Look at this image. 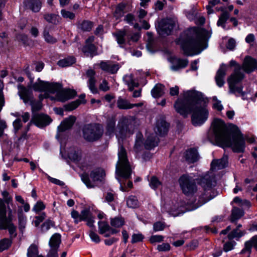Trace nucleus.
Segmentation results:
<instances>
[{
	"instance_id": "obj_1",
	"label": "nucleus",
	"mask_w": 257,
	"mask_h": 257,
	"mask_svg": "<svg viewBox=\"0 0 257 257\" xmlns=\"http://www.w3.org/2000/svg\"><path fill=\"white\" fill-rule=\"evenodd\" d=\"M183 96V99H178L174 104L176 111L184 116L192 112L193 125L196 126L202 125L209 115L207 100L203 94L198 91L190 90L184 91Z\"/></svg>"
},
{
	"instance_id": "obj_2",
	"label": "nucleus",
	"mask_w": 257,
	"mask_h": 257,
	"mask_svg": "<svg viewBox=\"0 0 257 257\" xmlns=\"http://www.w3.org/2000/svg\"><path fill=\"white\" fill-rule=\"evenodd\" d=\"M212 127L214 140L218 146L222 148L231 147L234 152H243L245 140L237 127L230 132L223 121L216 118L214 119Z\"/></svg>"
},
{
	"instance_id": "obj_3",
	"label": "nucleus",
	"mask_w": 257,
	"mask_h": 257,
	"mask_svg": "<svg viewBox=\"0 0 257 257\" xmlns=\"http://www.w3.org/2000/svg\"><path fill=\"white\" fill-rule=\"evenodd\" d=\"M211 31L197 27L186 30L177 41L184 53L188 56L200 54L207 47V41L211 37Z\"/></svg>"
},
{
	"instance_id": "obj_4",
	"label": "nucleus",
	"mask_w": 257,
	"mask_h": 257,
	"mask_svg": "<svg viewBox=\"0 0 257 257\" xmlns=\"http://www.w3.org/2000/svg\"><path fill=\"white\" fill-rule=\"evenodd\" d=\"M32 88L36 91L46 92L43 98L48 97L47 93H56L55 97H51V99L61 102H65L73 98L76 95V92L74 90L62 89V85L59 83H50L42 81L40 78L32 85Z\"/></svg>"
},
{
	"instance_id": "obj_5",
	"label": "nucleus",
	"mask_w": 257,
	"mask_h": 257,
	"mask_svg": "<svg viewBox=\"0 0 257 257\" xmlns=\"http://www.w3.org/2000/svg\"><path fill=\"white\" fill-rule=\"evenodd\" d=\"M230 66H235L234 72L228 78L229 91L230 93H240L242 90L240 87L236 86V84L240 82L244 77V74L241 72L242 69L244 72L249 73L255 69L257 70V61L250 56H246L244 60L242 68L239 65H237L236 61L231 60Z\"/></svg>"
},
{
	"instance_id": "obj_6",
	"label": "nucleus",
	"mask_w": 257,
	"mask_h": 257,
	"mask_svg": "<svg viewBox=\"0 0 257 257\" xmlns=\"http://www.w3.org/2000/svg\"><path fill=\"white\" fill-rule=\"evenodd\" d=\"M118 161L115 167L116 178L120 183V189L125 191L119 177L125 179H129L132 174V169L128 160L125 149L121 145L118 150Z\"/></svg>"
},
{
	"instance_id": "obj_7",
	"label": "nucleus",
	"mask_w": 257,
	"mask_h": 257,
	"mask_svg": "<svg viewBox=\"0 0 257 257\" xmlns=\"http://www.w3.org/2000/svg\"><path fill=\"white\" fill-rule=\"evenodd\" d=\"M9 199L4 200L0 198V230L8 229L11 236H16V226L12 222L13 219L12 210L9 209L8 216H7V209L6 203L8 204Z\"/></svg>"
},
{
	"instance_id": "obj_8",
	"label": "nucleus",
	"mask_w": 257,
	"mask_h": 257,
	"mask_svg": "<svg viewBox=\"0 0 257 257\" xmlns=\"http://www.w3.org/2000/svg\"><path fill=\"white\" fill-rule=\"evenodd\" d=\"M136 118L134 116H122L117 124L116 136L118 138L120 143V138H122L127 134H133L136 126Z\"/></svg>"
},
{
	"instance_id": "obj_9",
	"label": "nucleus",
	"mask_w": 257,
	"mask_h": 257,
	"mask_svg": "<svg viewBox=\"0 0 257 257\" xmlns=\"http://www.w3.org/2000/svg\"><path fill=\"white\" fill-rule=\"evenodd\" d=\"M52 121L50 117L45 114L34 113L32 115V119L29 123H28L27 126L25 128V131L23 132L21 136L19 138V140H25L27 139V133L30 130V127L32 123L40 128H42L49 125Z\"/></svg>"
},
{
	"instance_id": "obj_10",
	"label": "nucleus",
	"mask_w": 257,
	"mask_h": 257,
	"mask_svg": "<svg viewBox=\"0 0 257 257\" xmlns=\"http://www.w3.org/2000/svg\"><path fill=\"white\" fill-rule=\"evenodd\" d=\"M83 137L88 142L98 140L103 134V129L98 124H87L83 128Z\"/></svg>"
},
{
	"instance_id": "obj_11",
	"label": "nucleus",
	"mask_w": 257,
	"mask_h": 257,
	"mask_svg": "<svg viewBox=\"0 0 257 257\" xmlns=\"http://www.w3.org/2000/svg\"><path fill=\"white\" fill-rule=\"evenodd\" d=\"M178 27V22L175 18L164 19L156 24L157 31L162 36L170 35L172 31Z\"/></svg>"
},
{
	"instance_id": "obj_12",
	"label": "nucleus",
	"mask_w": 257,
	"mask_h": 257,
	"mask_svg": "<svg viewBox=\"0 0 257 257\" xmlns=\"http://www.w3.org/2000/svg\"><path fill=\"white\" fill-rule=\"evenodd\" d=\"M179 183L183 192L187 196L193 195L197 190L195 179L188 175L181 176Z\"/></svg>"
},
{
	"instance_id": "obj_13",
	"label": "nucleus",
	"mask_w": 257,
	"mask_h": 257,
	"mask_svg": "<svg viewBox=\"0 0 257 257\" xmlns=\"http://www.w3.org/2000/svg\"><path fill=\"white\" fill-rule=\"evenodd\" d=\"M104 175V171L101 169L98 168L94 170L90 173L92 182L90 181L88 176L85 173L81 175V179L88 188H91L95 187V182L101 181Z\"/></svg>"
},
{
	"instance_id": "obj_14",
	"label": "nucleus",
	"mask_w": 257,
	"mask_h": 257,
	"mask_svg": "<svg viewBox=\"0 0 257 257\" xmlns=\"http://www.w3.org/2000/svg\"><path fill=\"white\" fill-rule=\"evenodd\" d=\"M67 156L72 162L75 163L83 171H86L85 166L82 162V151L77 147H70L67 151Z\"/></svg>"
},
{
	"instance_id": "obj_15",
	"label": "nucleus",
	"mask_w": 257,
	"mask_h": 257,
	"mask_svg": "<svg viewBox=\"0 0 257 257\" xmlns=\"http://www.w3.org/2000/svg\"><path fill=\"white\" fill-rule=\"evenodd\" d=\"M199 183L205 191L211 190L216 185L214 174L210 172L201 177Z\"/></svg>"
},
{
	"instance_id": "obj_16",
	"label": "nucleus",
	"mask_w": 257,
	"mask_h": 257,
	"mask_svg": "<svg viewBox=\"0 0 257 257\" xmlns=\"http://www.w3.org/2000/svg\"><path fill=\"white\" fill-rule=\"evenodd\" d=\"M76 120V117L74 116H70L67 118H66L58 126V133L56 136L57 139L60 136V133L63 132L69 128H70Z\"/></svg>"
},
{
	"instance_id": "obj_17",
	"label": "nucleus",
	"mask_w": 257,
	"mask_h": 257,
	"mask_svg": "<svg viewBox=\"0 0 257 257\" xmlns=\"http://www.w3.org/2000/svg\"><path fill=\"white\" fill-rule=\"evenodd\" d=\"M99 66L102 70L111 74L116 73L120 67L118 63H114L110 61H101Z\"/></svg>"
},
{
	"instance_id": "obj_18",
	"label": "nucleus",
	"mask_w": 257,
	"mask_h": 257,
	"mask_svg": "<svg viewBox=\"0 0 257 257\" xmlns=\"http://www.w3.org/2000/svg\"><path fill=\"white\" fill-rule=\"evenodd\" d=\"M169 124L163 119L158 120L154 131L156 134L163 136L167 134L168 131Z\"/></svg>"
},
{
	"instance_id": "obj_19",
	"label": "nucleus",
	"mask_w": 257,
	"mask_h": 257,
	"mask_svg": "<svg viewBox=\"0 0 257 257\" xmlns=\"http://www.w3.org/2000/svg\"><path fill=\"white\" fill-rule=\"evenodd\" d=\"M227 66L222 64L220 65L215 76L216 84L219 87H222L224 84V77L227 71Z\"/></svg>"
},
{
	"instance_id": "obj_20",
	"label": "nucleus",
	"mask_w": 257,
	"mask_h": 257,
	"mask_svg": "<svg viewBox=\"0 0 257 257\" xmlns=\"http://www.w3.org/2000/svg\"><path fill=\"white\" fill-rule=\"evenodd\" d=\"M114 37L115 38L117 44L121 48H125L126 43L125 40V37L127 35V31L124 28L122 30H117L116 32L112 34Z\"/></svg>"
},
{
	"instance_id": "obj_21",
	"label": "nucleus",
	"mask_w": 257,
	"mask_h": 257,
	"mask_svg": "<svg viewBox=\"0 0 257 257\" xmlns=\"http://www.w3.org/2000/svg\"><path fill=\"white\" fill-rule=\"evenodd\" d=\"M228 164V156L224 155L221 159L213 160L211 164V170H220L225 168Z\"/></svg>"
},
{
	"instance_id": "obj_22",
	"label": "nucleus",
	"mask_w": 257,
	"mask_h": 257,
	"mask_svg": "<svg viewBox=\"0 0 257 257\" xmlns=\"http://www.w3.org/2000/svg\"><path fill=\"white\" fill-rule=\"evenodd\" d=\"M171 63V70L176 71L186 67L188 64V61L186 59L174 58L172 59Z\"/></svg>"
},
{
	"instance_id": "obj_23",
	"label": "nucleus",
	"mask_w": 257,
	"mask_h": 257,
	"mask_svg": "<svg viewBox=\"0 0 257 257\" xmlns=\"http://www.w3.org/2000/svg\"><path fill=\"white\" fill-rule=\"evenodd\" d=\"M252 246H253L257 250V235L253 236L249 240L245 242L244 247L241 250L240 253H246L248 255H249L251 251Z\"/></svg>"
},
{
	"instance_id": "obj_24",
	"label": "nucleus",
	"mask_w": 257,
	"mask_h": 257,
	"mask_svg": "<svg viewBox=\"0 0 257 257\" xmlns=\"http://www.w3.org/2000/svg\"><path fill=\"white\" fill-rule=\"evenodd\" d=\"M18 89L19 90L18 94L25 103H28L31 101L32 94L28 89L21 85L18 86Z\"/></svg>"
},
{
	"instance_id": "obj_25",
	"label": "nucleus",
	"mask_w": 257,
	"mask_h": 257,
	"mask_svg": "<svg viewBox=\"0 0 257 257\" xmlns=\"http://www.w3.org/2000/svg\"><path fill=\"white\" fill-rule=\"evenodd\" d=\"M184 157L186 161L190 163H194L199 159L197 150L194 148L187 150L185 153Z\"/></svg>"
},
{
	"instance_id": "obj_26",
	"label": "nucleus",
	"mask_w": 257,
	"mask_h": 257,
	"mask_svg": "<svg viewBox=\"0 0 257 257\" xmlns=\"http://www.w3.org/2000/svg\"><path fill=\"white\" fill-rule=\"evenodd\" d=\"M159 143V139L157 136H154L153 134L151 136H148L145 143L144 146L146 149L152 150L155 147L158 146Z\"/></svg>"
},
{
	"instance_id": "obj_27",
	"label": "nucleus",
	"mask_w": 257,
	"mask_h": 257,
	"mask_svg": "<svg viewBox=\"0 0 257 257\" xmlns=\"http://www.w3.org/2000/svg\"><path fill=\"white\" fill-rule=\"evenodd\" d=\"M27 7L31 10L33 12H38L42 7V3L40 0H31L25 2Z\"/></svg>"
},
{
	"instance_id": "obj_28",
	"label": "nucleus",
	"mask_w": 257,
	"mask_h": 257,
	"mask_svg": "<svg viewBox=\"0 0 257 257\" xmlns=\"http://www.w3.org/2000/svg\"><path fill=\"white\" fill-rule=\"evenodd\" d=\"M123 80L127 85L130 91H133L135 87L138 86V83L135 82L132 74L125 75L123 77Z\"/></svg>"
},
{
	"instance_id": "obj_29",
	"label": "nucleus",
	"mask_w": 257,
	"mask_h": 257,
	"mask_svg": "<svg viewBox=\"0 0 257 257\" xmlns=\"http://www.w3.org/2000/svg\"><path fill=\"white\" fill-rule=\"evenodd\" d=\"M164 86L160 84H156L151 90V94L154 98H159L162 96L164 93Z\"/></svg>"
},
{
	"instance_id": "obj_30",
	"label": "nucleus",
	"mask_w": 257,
	"mask_h": 257,
	"mask_svg": "<svg viewBox=\"0 0 257 257\" xmlns=\"http://www.w3.org/2000/svg\"><path fill=\"white\" fill-rule=\"evenodd\" d=\"M244 215V211L242 209L233 207L231 215V221L233 222L240 218Z\"/></svg>"
},
{
	"instance_id": "obj_31",
	"label": "nucleus",
	"mask_w": 257,
	"mask_h": 257,
	"mask_svg": "<svg viewBox=\"0 0 257 257\" xmlns=\"http://www.w3.org/2000/svg\"><path fill=\"white\" fill-rule=\"evenodd\" d=\"M75 62V59L73 57H69L58 61L57 64L60 67H65L72 65Z\"/></svg>"
},
{
	"instance_id": "obj_32",
	"label": "nucleus",
	"mask_w": 257,
	"mask_h": 257,
	"mask_svg": "<svg viewBox=\"0 0 257 257\" xmlns=\"http://www.w3.org/2000/svg\"><path fill=\"white\" fill-rule=\"evenodd\" d=\"M245 233V231H241L238 230V229H234L228 234V238L229 240L235 238L236 240H238Z\"/></svg>"
},
{
	"instance_id": "obj_33",
	"label": "nucleus",
	"mask_w": 257,
	"mask_h": 257,
	"mask_svg": "<svg viewBox=\"0 0 257 257\" xmlns=\"http://www.w3.org/2000/svg\"><path fill=\"white\" fill-rule=\"evenodd\" d=\"M143 135L141 133H138L136 135V142L134 146V151L137 153L143 149Z\"/></svg>"
},
{
	"instance_id": "obj_34",
	"label": "nucleus",
	"mask_w": 257,
	"mask_h": 257,
	"mask_svg": "<svg viewBox=\"0 0 257 257\" xmlns=\"http://www.w3.org/2000/svg\"><path fill=\"white\" fill-rule=\"evenodd\" d=\"M132 103H130L129 101L125 99H123L121 97H118L117 101V107L121 109H127L132 108Z\"/></svg>"
},
{
	"instance_id": "obj_35",
	"label": "nucleus",
	"mask_w": 257,
	"mask_h": 257,
	"mask_svg": "<svg viewBox=\"0 0 257 257\" xmlns=\"http://www.w3.org/2000/svg\"><path fill=\"white\" fill-rule=\"evenodd\" d=\"M124 223V219L121 216H116L110 219V224L113 227H121Z\"/></svg>"
},
{
	"instance_id": "obj_36",
	"label": "nucleus",
	"mask_w": 257,
	"mask_h": 257,
	"mask_svg": "<svg viewBox=\"0 0 257 257\" xmlns=\"http://www.w3.org/2000/svg\"><path fill=\"white\" fill-rule=\"evenodd\" d=\"M115 126V119L114 117H111L107 121L106 134L109 136L113 134Z\"/></svg>"
},
{
	"instance_id": "obj_37",
	"label": "nucleus",
	"mask_w": 257,
	"mask_h": 257,
	"mask_svg": "<svg viewBox=\"0 0 257 257\" xmlns=\"http://www.w3.org/2000/svg\"><path fill=\"white\" fill-rule=\"evenodd\" d=\"M60 242V235L58 233H55L50 238L49 245L51 248H58Z\"/></svg>"
},
{
	"instance_id": "obj_38",
	"label": "nucleus",
	"mask_w": 257,
	"mask_h": 257,
	"mask_svg": "<svg viewBox=\"0 0 257 257\" xmlns=\"http://www.w3.org/2000/svg\"><path fill=\"white\" fill-rule=\"evenodd\" d=\"M93 27V23L89 21L84 20L79 23L78 26V29L83 31H90Z\"/></svg>"
},
{
	"instance_id": "obj_39",
	"label": "nucleus",
	"mask_w": 257,
	"mask_h": 257,
	"mask_svg": "<svg viewBox=\"0 0 257 257\" xmlns=\"http://www.w3.org/2000/svg\"><path fill=\"white\" fill-rule=\"evenodd\" d=\"M28 257H44L41 255L38 254V249L37 245L32 244L28 249L27 252Z\"/></svg>"
},
{
	"instance_id": "obj_40",
	"label": "nucleus",
	"mask_w": 257,
	"mask_h": 257,
	"mask_svg": "<svg viewBox=\"0 0 257 257\" xmlns=\"http://www.w3.org/2000/svg\"><path fill=\"white\" fill-rule=\"evenodd\" d=\"M82 51L84 53L90 54L92 56L97 54L96 52V47L94 45L92 44H86V45L83 47Z\"/></svg>"
},
{
	"instance_id": "obj_41",
	"label": "nucleus",
	"mask_w": 257,
	"mask_h": 257,
	"mask_svg": "<svg viewBox=\"0 0 257 257\" xmlns=\"http://www.w3.org/2000/svg\"><path fill=\"white\" fill-rule=\"evenodd\" d=\"M213 197H210L209 198H208L206 199V200L204 201L203 202L201 203H196L195 202H189L187 203V207H186V210L187 211H192L194 210L199 207L202 206L203 204L207 202L208 201L210 200Z\"/></svg>"
},
{
	"instance_id": "obj_42",
	"label": "nucleus",
	"mask_w": 257,
	"mask_h": 257,
	"mask_svg": "<svg viewBox=\"0 0 257 257\" xmlns=\"http://www.w3.org/2000/svg\"><path fill=\"white\" fill-rule=\"evenodd\" d=\"M124 8L125 5L123 4H119L116 6L113 14V16L116 20L122 17L124 14Z\"/></svg>"
},
{
	"instance_id": "obj_43",
	"label": "nucleus",
	"mask_w": 257,
	"mask_h": 257,
	"mask_svg": "<svg viewBox=\"0 0 257 257\" xmlns=\"http://www.w3.org/2000/svg\"><path fill=\"white\" fill-rule=\"evenodd\" d=\"M229 14L227 12H223L219 18V20L217 21V25L218 26H221L223 29H225V23L229 18Z\"/></svg>"
},
{
	"instance_id": "obj_44",
	"label": "nucleus",
	"mask_w": 257,
	"mask_h": 257,
	"mask_svg": "<svg viewBox=\"0 0 257 257\" xmlns=\"http://www.w3.org/2000/svg\"><path fill=\"white\" fill-rule=\"evenodd\" d=\"M43 37L45 41L48 43L54 44L57 42L56 38L51 35L46 28L43 31Z\"/></svg>"
},
{
	"instance_id": "obj_45",
	"label": "nucleus",
	"mask_w": 257,
	"mask_h": 257,
	"mask_svg": "<svg viewBox=\"0 0 257 257\" xmlns=\"http://www.w3.org/2000/svg\"><path fill=\"white\" fill-rule=\"evenodd\" d=\"M58 15L53 14H47L44 15V18L47 22L53 24L58 23Z\"/></svg>"
},
{
	"instance_id": "obj_46",
	"label": "nucleus",
	"mask_w": 257,
	"mask_h": 257,
	"mask_svg": "<svg viewBox=\"0 0 257 257\" xmlns=\"http://www.w3.org/2000/svg\"><path fill=\"white\" fill-rule=\"evenodd\" d=\"M126 204L128 207L135 208L139 206L137 198L134 196H130L126 201Z\"/></svg>"
},
{
	"instance_id": "obj_47",
	"label": "nucleus",
	"mask_w": 257,
	"mask_h": 257,
	"mask_svg": "<svg viewBox=\"0 0 257 257\" xmlns=\"http://www.w3.org/2000/svg\"><path fill=\"white\" fill-rule=\"evenodd\" d=\"M46 217V213L42 212L39 215L35 217L32 223L34 224L35 226L38 227L40 224L45 219Z\"/></svg>"
},
{
	"instance_id": "obj_48",
	"label": "nucleus",
	"mask_w": 257,
	"mask_h": 257,
	"mask_svg": "<svg viewBox=\"0 0 257 257\" xmlns=\"http://www.w3.org/2000/svg\"><path fill=\"white\" fill-rule=\"evenodd\" d=\"M98 224L99 232L100 234L105 233L110 229L109 224L105 221H99Z\"/></svg>"
},
{
	"instance_id": "obj_49",
	"label": "nucleus",
	"mask_w": 257,
	"mask_h": 257,
	"mask_svg": "<svg viewBox=\"0 0 257 257\" xmlns=\"http://www.w3.org/2000/svg\"><path fill=\"white\" fill-rule=\"evenodd\" d=\"M236 244V243L235 241L230 240L229 241L226 242L223 244V250L225 252L230 251L234 248Z\"/></svg>"
},
{
	"instance_id": "obj_50",
	"label": "nucleus",
	"mask_w": 257,
	"mask_h": 257,
	"mask_svg": "<svg viewBox=\"0 0 257 257\" xmlns=\"http://www.w3.org/2000/svg\"><path fill=\"white\" fill-rule=\"evenodd\" d=\"M18 219L19 222V228L21 231H22L23 229L25 228L27 221L26 216L23 213H20L18 215Z\"/></svg>"
},
{
	"instance_id": "obj_51",
	"label": "nucleus",
	"mask_w": 257,
	"mask_h": 257,
	"mask_svg": "<svg viewBox=\"0 0 257 257\" xmlns=\"http://www.w3.org/2000/svg\"><path fill=\"white\" fill-rule=\"evenodd\" d=\"M54 222L50 219L46 220L41 226L42 232H46L48 231L52 226H54Z\"/></svg>"
},
{
	"instance_id": "obj_52",
	"label": "nucleus",
	"mask_w": 257,
	"mask_h": 257,
	"mask_svg": "<svg viewBox=\"0 0 257 257\" xmlns=\"http://www.w3.org/2000/svg\"><path fill=\"white\" fill-rule=\"evenodd\" d=\"M81 102L79 100H76L65 105V109L68 111H71L76 108Z\"/></svg>"
},
{
	"instance_id": "obj_53",
	"label": "nucleus",
	"mask_w": 257,
	"mask_h": 257,
	"mask_svg": "<svg viewBox=\"0 0 257 257\" xmlns=\"http://www.w3.org/2000/svg\"><path fill=\"white\" fill-rule=\"evenodd\" d=\"M11 241L10 239L5 238L0 241V252L8 249L11 245Z\"/></svg>"
},
{
	"instance_id": "obj_54",
	"label": "nucleus",
	"mask_w": 257,
	"mask_h": 257,
	"mask_svg": "<svg viewBox=\"0 0 257 257\" xmlns=\"http://www.w3.org/2000/svg\"><path fill=\"white\" fill-rule=\"evenodd\" d=\"M31 105L32 115H33L34 113H37L36 111L40 110L42 107V104L41 101H31Z\"/></svg>"
},
{
	"instance_id": "obj_55",
	"label": "nucleus",
	"mask_w": 257,
	"mask_h": 257,
	"mask_svg": "<svg viewBox=\"0 0 257 257\" xmlns=\"http://www.w3.org/2000/svg\"><path fill=\"white\" fill-rule=\"evenodd\" d=\"M95 78H90L88 79V85L89 88V89L93 93H96L97 92V88L95 85Z\"/></svg>"
},
{
	"instance_id": "obj_56",
	"label": "nucleus",
	"mask_w": 257,
	"mask_h": 257,
	"mask_svg": "<svg viewBox=\"0 0 257 257\" xmlns=\"http://www.w3.org/2000/svg\"><path fill=\"white\" fill-rule=\"evenodd\" d=\"M45 208V205L41 201H38L33 208V210L36 212H39L44 210Z\"/></svg>"
},
{
	"instance_id": "obj_57",
	"label": "nucleus",
	"mask_w": 257,
	"mask_h": 257,
	"mask_svg": "<svg viewBox=\"0 0 257 257\" xmlns=\"http://www.w3.org/2000/svg\"><path fill=\"white\" fill-rule=\"evenodd\" d=\"M61 14L62 17L65 19L73 20L75 17V15L73 13L66 11L64 9L61 10Z\"/></svg>"
},
{
	"instance_id": "obj_58",
	"label": "nucleus",
	"mask_w": 257,
	"mask_h": 257,
	"mask_svg": "<svg viewBox=\"0 0 257 257\" xmlns=\"http://www.w3.org/2000/svg\"><path fill=\"white\" fill-rule=\"evenodd\" d=\"M149 184L152 188L156 189L161 185V183L157 177L153 176L151 178Z\"/></svg>"
},
{
	"instance_id": "obj_59",
	"label": "nucleus",
	"mask_w": 257,
	"mask_h": 257,
	"mask_svg": "<svg viewBox=\"0 0 257 257\" xmlns=\"http://www.w3.org/2000/svg\"><path fill=\"white\" fill-rule=\"evenodd\" d=\"M144 239V236L141 233H134L132 236L131 242L132 243H135L141 241Z\"/></svg>"
},
{
	"instance_id": "obj_60",
	"label": "nucleus",
	"mask_w": 257,
	"mask_h": 257,
	"mask_svg": "<svg viewBox=\"0 0 257 257\" xmlns=\"http://www.w3.org/2000/svg\"><path fill=\"white\" fill-rule=\"evenodd\" d=\"M71 215L72 218H73L74 220V222L76 224L78 223L79 222L81 221V215L78 213V211L73 210L72 211L71 213Z\"/></svg>"
},
{
	"instance_id": "obj_61",
	"label": "nucleus",
	"mask_w": 257,
	"mask_h": 257,
	"mask_svg": "<svg viewBox=\"0 0 257 257\" xmlns=\"http://www.w3.org/2000/svg\"><path fill=\"white\" fill-rule=\"evenodd\" d=\"M164 238V236L161 235H152L150 238V241L152 243L160 242L163 240Z\"/></svg>"
},
{
	"instance_id": "obj_62",
	"label": "nucleus",
	"mask_w": 257,
	"mask_h": 257,
	"mask_svg": "<svg viewBox=\"0 0 257 257\" xmlns=\"http://www.w3.org/2000/svg\"><path fill=\"white\" fill-rule=\"evenodd\" d=\"M14 130L15 133L16 134L22 127V123L20 118L16 119L13 122Z\"/></svg>"
},
{
	"instance_id": "obj_63",
	"label": "nucleus",
	"mask_w": 257,
	"mask_h": 257,
	"mask_svg": "<svg viewBox=\"0 0 257 257\" xmlns=\"http://www.w3.org/2000/svg\"><path fill=\"white\" fill-rule=\"evenodd\" d=\"M80 215L81 220H85L91 216L90 211L87 209H85L82 210Z\"/></svg>"
},
{
	"instance_id": "obj_64",
	"label": "nucleus",
	"mask_w": 257,
	"mask_h": 257,
	"mask_svg": "<svg viewBox=\"0 0 257 257\" xmlns=\"http://www.w3.org/2000/svg\"><path fill=\"white\" fill-rule=\"evenodd\" d=\"M153 228L155 231H161L164 229L165 224L162 222H157L154 223Z\"/></svg>"
}]
</instances>
